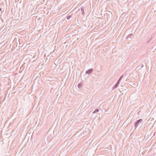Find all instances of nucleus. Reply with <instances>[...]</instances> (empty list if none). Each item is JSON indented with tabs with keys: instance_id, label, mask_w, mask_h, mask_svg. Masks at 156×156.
Returning <instances> with one entry per match:
<instances>
[{
	"instance_id": "1",
	"label": "nucleus",
	"mask_w": 156,
	"mask_h": 156,
	"mask_svg": "<svg viewBox=\"0 0 156 156\" xmlns=\"http://www.w3.org/2000/svg\"><path fill=\"white\" fill-rule=\"evenodd\" d=\"M112 13L109 11H106L104 15V16L106 17L107 21H110L111 20L112 18Z\"/></svg>"
},
{
	"instance_id": "2",
	"label": "nucleus",
	"mask_w": 156,
	"mask_h": 156,
	"mask_svg": "<svg viewBox=\"0 0 156 156\" xmlns=\"http://www.w3.org/2000/svg\"><path fill=\"white\" fill-rule=\"evenodd\" d=\"M143 121V119H140L136 121V122L134 123V127L136 129L138 126L139 125H142V122Z\"/></svg>"
},
{
	"instance_id": "3",
	"label": "nucleus",
	"mask_w": 156,
	"mask_h": 156,
	"mask_svg": "<svg viewBox=\"0 0 156 156\" xmlns=\"http://www.w3.org/2000/svg\"><path fill=\"white\" fill-rule=\"evenodd\" d=\"M133 36V34H129L127 37L126 38L127 39V40H128L129 41H130L132 39L131 37H132Z\"/></svg>"
},
{
	"instance_id": "4",
	"label": "nucleus",
	"mask_w": 156,
	"mask_h": 156,
	"mask_svg": "<svg viewBox=\"0 0 156 156\" xmlns=\"http://www.w3.org/2000/svg\"><path fill=\"white\" fill-rule=\"evenodd\" d=\"M93 69H90L86 71L85 73L87 74H90L93 72Z\"/></svg>"
},
{
	"instance_id": "5",
	"label": "nucleus",
	"mask_w": 156,
	"mask_h": 156,
	"mask_svg": "<svg viewBox=\"0 0 156 156\" xmlns=\"http://www.w3.org/2000/svg\"><path fill=\"white\" fill-rule=\"evenodd\" d=\"M119 83L118 82L117 83L115 84V85L112 88V89L113 90L114 89H115L118 86L119 84Z\"/></svg>"
},
{
	"instance_id": "6",
	"label": "nucleus",
	"mask_w": 156,
	"mask_h": 156,
	"mask_svg": "<svg viewBox=\"0 0 156 156\" xmlns=\"http://www.w3.org/2000/svg\"><path fill=\"white\" fill-rule=\"evenodd\" d=\"M83 83H79L78 85V87L79 88H80L81 87L83 86Z\"/></svg>"
},
{
	"instance_id": "7",
	"label": "nucleus",
	"mask_w": 156,
	"mask_h": 156,
	"mask_svg": "<svg viewBox=\"0 0 156 156\" xmlns=\"http://www.w3.org/2000/svg\"><path fill=\"white\" fill-rule=\"evenodd\" d=\"M123 75H122L119 78V80L118 81V82L119 83L120 81H121V80H122V78L123 77Z\"/></svg>"
},
{
	"instance_id": "8",
	"label": "nucleus",
	"mask_w": 156,
	"mask_h": 156,
	"mask_svg": "<svg viewBox=\"0 0 156 156\" xmlns=\"http://www.w3.org/2000/svg\"><path fill=\"white\" fill-rule=\"evenodd\" d=\"M99 111V110L98 108L96 109L93 112V113H94L96 112H98Z\"/></svg>"
},
{
	"instance_id": "9",
	"label": "nucleus",
	"mask_w": 156,
	"mask_h": 156,
	"mask_svg": "<svg viewBox=\"0 0 156 156\" xmlns=\"http://www.w3.org/2000/svg\"><path fill=\"white\" fill-rule=\"evenodd\" d=\"M72 17L71 15H69L68 16H67V20L69 19Z\"/></svg>"
},
{
	"instance_id": "10",
	"label": "nucleus",
	"mask_w": 156,
	"mask_h": 156,
	"mask_svg": "<svg viewBox=\"0 0 156 156\" xmlns=\"http://www.w3.org/2000/svg\"><path fill=\"white\" fill-rule=\"evenodd\" d=\"M80 9L81 10L82 12H84V9L83 7H81Z\"/></svg>"
},
{
	"instance_id": "11",
	"label": "nucleus",
	"mask_w": 156,
	"mask_h": 156,
	"mask_svg": "<svg viewBox=\"0 0 156 156\" xmlns=\"http://www.w3.org/2000/svg\"><path fill=\"white\" fill-rule=\"evenodd\" d=\"M16 40L15 39H14L13 41V43H14L15 44V43L16 42Z\"/></svg>"
},
{
	"instance_id": "12",
	"label": "nucleus",
	"mask_w": 156,
	"mask_h": 156,
	"mask_svg": "<svg viewBox=\"0 0 156 156\" xmlns=\"http://www.w3.org/2000/svg\"><path fill=\"white\" fill-rule=\"evenodd\" d=\"M82 14L83 15H84V12H82Z\"/></svg>"
},
{
	"instance_id": "13",
	"label": "nucleus",
	"mask_w": 156,
	"mask_h": 156,
	"mask_svg": "<svg viewBox=\"0 0 156 156\" xmlns=\"http://www.w3.org/2000/svg\"><path fill=\"white\" fill-rule=\"evenodd\" d=\"M143 66H144V65H141V68L143 67Z\"/></svg>"
},
{
	"instance_id": "14",
	"label": "nucleus",
	"mask_w": 156,
	"mask_h": 156,
	"mask_svg": "<svg viewBox=\"0 0 156 156\" xmlns=\"http://www.w3.org/2000/svg\"><path fill=\"white\" fill-rule=\"evenodd\" d=\"M51 54V53H50V54L49 55H48L47 57H48L49 56H50V54Z\"/></svg>"
},
{
	"instance_id": "15",
	"label": "nucleus",
	"mask_w": 156,
	"mask_h": 156,
	"mask_svg": "<svg viewBox=\"0 0 156 156\" xmlns=\"http://www.w3.org/2000/svg\"><path fill=\"white\" fill-rule=\"evenodd\" d=\"M2 10L1 8H0V11H1Z\"/></svg>"
},
{
	"instance_id": "16",
	"label": "nucleus",
	"mask_w": 156,
	"mask_h": 156,
	"mask_svg": "<svg viewBox=\"0 0 156 156\" xmlns=\"http://www.w3.org/2000/svg\"><path fill=\"white\" fill-rule=\"evenodd\" d=\"M16 46H17V42H16Z\"/></svg>"
}]
</instances>
